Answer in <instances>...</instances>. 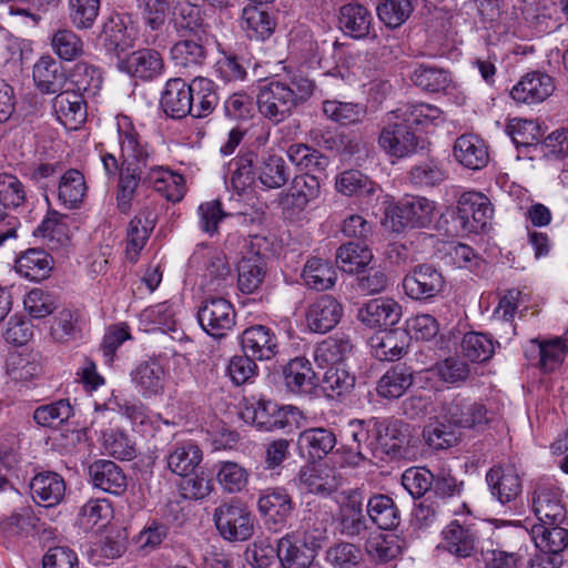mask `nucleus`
<instances>
[{"label":"nucleus","instance_id":"b1692460","mask_svg":"<svg viewBox=\"0 0 568 568\" xmlns=\"http://www.w3.org/2000/svg\"><path fill=\"white\" fill-rule=\"evenodd\" d=\"M555 90L554 80L542 72L527 73L510 91L511 98L521 103L545 101Z\"/></svg>","mask_w":568,"mask_h":568},{"label":"nucleus","instance_id":"0e129e2a","mask_svg":"<svg viewBox=\"0 0 568 568\" xmlns=\"http://www.w3.org/2000/svg\"><path fill=\"white\" fill-rule=\"evenodd\" d=\"M355 385V376L344 366H334L325 369L321 379V388L326 397L337 398L349 393Z\"/></svg>","mask_w":568,"mask_h":568},{"label":"nucleus","instance_id":"1a4fd4ad","mask_svg":"<svg viewBox=\"0 0 568 568\" xmlns=\"http://www.w3.org/2000/svg\"><path fill=\"white\" fill-rule=\"evenodd\" d=\"M214 520L220 535L227 541H246L254 534V516L237 501L224 503L216 508Z\"/></svg>","mask_w":568,"mask_h":568},{"label":"nucleus","instance_id":"8fccbe9b","mask_svg":"<svg viewBox=\"0 0 568 568\" xmlns=\"http://www.w3.org/2000/svg\"><path fill=\"white\" fill-rule=\"evenodd\" d=\"M335 445V434L333 430L324 427L305 429L298 436L300 448L306 449L312 458L322 459L333 450Z\"/></svg>","mask_w":568,"mask_h":568},{"label":"nucleus","instance_id":"4468645a","mask_svg":"<svg viewBox=\"0 0 568 568\" xmlns=\"http://www.w3.org/2000/svg\"><path fill=\"white\" fill-rule=\"evenodd\" d=\"M119 69L140 81L161 77L165 64L162 54L154 49H139L119 61Z\"/></svg>","mask_w":568,"mask_h":568},{"label":"nucleus","instance_id":"4c0bfd02","mask_svg":"<svg viewBox=\"0 0 568 568\" xmlns=\"http://www.w3.org/2000/svg\"><path fill=\"white\" fill-rule=\"evenodd\" d=\"M287 389L293 394H308L314 386L315 373L305 357L291 359L283 369Z\"/></svg>","mask_w":568,"mask_h":568},{"label":"nucleus","instance_id":"338daca9","mask_svg":"<svg viewBox=\"0 0 568 568\" xmlns=\"http://www.w3.org/2000/svg\"><path fill=\"white\" fill-rule=\"evenodd\" d=\"M53 52L62 60L73 61L84 53V42L73 30L58 29L51 38Z\"/></svg>","mask_w":568,"mask_h":568},{"label":"nucleus","instance_id":"a878e982","mask_svg":"<svg viewBox=\"0 0 568 568\" xmlns=\"http://www.w3.org/2000/svg\"><path fill=\"white\" fill-rule=\"evenodd\" d=\"M58 120L69 130H77L87 118L83 95L74 90H61L53 99Z\"/></svg>","mask_w":568,"mask_h":568},{"label":"nucleus","instance_id":"4be33fe9","mask_svg":"<svg viewBox=\"0 0 568 568\" xmlns=\"http://www.w3.org/2000/svg\"><path fill=\"white\" fill-rule=\"evenodd\" d=\"M190 98L189 83L181 78H172L165 83L160 105L166 116L180 120L192 113Z\"/></svg>","mask_w":568,"mask_h":568},{"label":"nucleus","instance_id":"5fc2aeb1","mask_svg":"<svg viewBox=\"0 0 568 568\" xmlns=\"http://www.w3.org/2000/svg\"><path fill=\"white\" fill-rule=\"evenodd\" d=\"M365 551L376 562L395 559L400 554L398 537L394 534L369 532L365 541Z\"/></svg>","mask_w":568,"mask_h":568},{"label":"nucleus","instance_id":"69168bd1","mask_svg":"<svg viewBox=\"0 0 568 568\" xmlns=\"http://www.w3.org/2000/svg\"><path fill=\"white\" fill-rule=\"evenodd\" d=\"M102 73L99 68L84 61L74 64L71 71V82L78 93L94 97L102 85Z\"/></svg>","mask_w":568,"mask_h":568},{"label":"nucleus","instance_id":"4d7b16f0","mask_svg":"<svg viewBox=\"0 0 568 568\" xmlns=\"http://www.w3.org/2000/svg\"><path fill=\"white\" fill-rule=\"evenodd\" d=\"M206 54V49L199 38L196 40H180L171 48V58L175 65L184 69H194L203 65Z\"/></svg>","mask_w":568,"mask_h":568},{"label":"nucleus","instance_id":"ea45409f","mask_svg":"<svg viewBox=\"0 0 568 568\" xmlns=\"http://www.w3.org/2000/svg\"><path fill=\"white\" fill-rule=\"evenodd\" d=\"M298 534H287L277 542V557L283 568H310L315 558L313 551L302 549Z\"/></svg>","mask_w":568,"mask_h":568},{"label":"nucleus","instance_id":"9b49d317","mask_svg":"<svg viewBox=\"0 0 568 568\" xmlns=\"http://www.w3.org/2000/svg\"><path fill=\"white\" fill-rule=\"evenodd\" d=\"M201 327L212 337L222 338L235 324L233 305L223 297L205 298L197 311Z\"/></svg>","mask_w":568,"mask_h":568},{"label":"nucleus","instance_id":"052dcab7","mask_svg":"<svg viewBox=\"0 0 568 568\" xmlns=\"http://www.w3.org/2000/svg\"><path fill=\"white\" fill-rule=\"evenodd\" d=\"M237 286L244 294H252L260 288L264 282L266 267L265 262L260 257H246L239 264Z\"/></svg>","mask_w":568,"mask_h":568},{"label":"nucleus","instance_id":"680f3d73","mask_svg":"<svg viewBox=\"0 0 568 568\" xmlns=\"http://www.w3.org/2000/svg\"><path fill=\"white\" fill-rule=\"evenodd\" d=\"M423 438L432 449L443 450L456 446L460 440V433L445 420L436 419L424 427Z\"/></svg>","mask_w":568,"mask_h":568},{"label":"nucleus","instance_id":"774afa93","mask_svg":"<svg viewBox=\"0 0 568 568\" xmlns=\"http://www.w3.org/2000/svg\"><path fill=\"white\" fill-rule=\"evenodd\" d=\"M486 480L497 497H518L521 491L520 478L513 469L494 467L487 473Z\"/></svg>","mask_w":568,"mask_h":568},{"label":"nucleus","instance_id":"de8ad7c7","mask_svg":"<svg viewBox=\"0 0 568 568\" xmlns=\"http://www.w3.org/2000/svg\"><path fill=\"white\" fill-rule=\"evenodd\" d=\"M530 348L538 355L537 366L544 373H551L559 368L567 353V346L562 338L549 341L532 339Z\"/></svg>","mask_w":568,"mask_h":568},{"label":"nucleus","instance_id":"e433bc0d","mask_svg":"<svg viewBox=\"0 0 568 568\" xmlns=\"http://www.w3.org/2000/svg\"><path fill=\"white\" fill-rule=\"evenodd\" d=\"M392 280L386 268L374 264L355 274L352 287L359 296L366 297L386 292Z\"/></svg>","mask_w":568,"mask_h":568},{"label":"nucleus","instance_id":"9d476101","mask_svg":"<svg viewBox=\"0 0 568 568\" xmlns=\"http://www.w3.org/2000/svg\"><path fill=\"white\" fill-rule=\"evenodd\" d=\"M402 285L409 298L414 301H429L445 291L446 281L442 271L435 265L420 263L407 272Z\"/></svg>","mask_w":568,"mask_h":568},{"label":"nucleus","instance_id":"f257e3e1","mask_svg":"<svg viewBox=\"0 0 568 568\" xmlns=\"http://www.w3.org/2000/svg\"><path fill=\"white\" fill-rule=\"evenodd\" d=\"M116 132L119 156L103 144L97 149L105 175L109 179L118 178L115 202L119 213L128 215L131 212L140 186H152L170 202L181 201L185 194L184 178L156 162L154 149L129 115H116Z\"/></svg>","mask_w":568,"mask_h":568},{"label":"nucleus","instance_id":"c85d7f7f","mask_svg":"<svg viewBox=\"0 0 568 568\" xmlns=\"http://www.w3.org/2000/svg\"><path fill=\"white\" fill-rule=\"evenodd\" d=\"M53 258L42 248H29L19 255L14 263L17 273L29 281L48 278L53 270Z\"/></svg>","mask_w":568,"mask_h":568},{"label":"nucleus","instance_id":"c03bdc74","mask_svg":"<svg viewBox=\"0 0 568 568\" xmlns=\"http://www.w3.org/2000/svg\"><path fill=\"white\" fill-rule=\"evenodd\" d=\"M530 536L540 552L560 556L568 546V530L560 526L535 525Z\"/></svg>","mask_w":568,"mask_h":568},{"label":"nucleus","instance_id":"79ce46f5","mask_svg":"<svg viewBox=\"0 0 568 568\" xmlns=\"http://www.w3.org/2000/svg\"><path fill=\"white\" fill-rule=\"evenodd\" d=\"M374 254L372 250L362 243L348 242L341 245L336 251V263L338 267L349 274H357L372 264Z\"/></svg>","mask_w":568,"mask_h":568},{"label":"nucleus","instance_id":"bb28decb","mask_svg":"<svg viewBox=\"0 0 568 568\" xmlns=\"http://www.w3.org/2000/svg\"><path fill=\"white\" fill-rule=\"evenodd\" d=\"M33 81L43 94H54L63 90L67 74L62 64L51 55H42L33 65Z\"/></svg>","mask_w":568,"mask_h":568},{"label":"nucleus","instance_id":"f03ea898","mask_svg":"<svg viewBox=\"0 0 568 568\" xmlns=\"http://www.w3.org/2000/svg\"><path fill=\"white\" fill-rule=\"evenodd\" d=\"M379 148L389 156L404 159L422 148V138L394 111L386 114L378 134Z\"/></svg>","mask_w":568,"mask_h":568},{"label":"nucleus","instance_id":"72a5a7b5","mask_svg":"<svg viewBox=\"0 0 568 568\" xmlns=\"http://www.w3.org/2000/svg\"><path fill=\"white\" fill-rule=\"evenodd\" d=\"M337 192L346 196L371 199L381 192V186L359 170H345L336 176Z\"/></svg>","mask_w":568,"mask_h":568},{"label":"nucleus","instance_id":"c9c22d12","mask_svg":"<svg viewBox=\"0 0 568 568\" xmlns=\"http://www.w3.org/2000/svg\"><path fill=\"white\" fill-rule=\"evenodd\" d=\"M242 28L246 31L247 37L254 40L268 39L276 27L275 19L263 6H247L243 9Z\"/></svg>","mask_w":568,"mask_h":568},{"label":"nucleus","instance_id":"6ab92c4d","mask_svg":"<svg viewBox=\"0 0 568 568\" xmlns=\"http://www.w3.org/2000/svg\"><path fill=\"white\" fill-rule=\"evenodd\" d=\"M262 143V158L258 159L257 182L264 189H280L290 179V170L284 159L267 150V138L258 135Z\"/></svg>","mask_w":568,"mask_h":568},{"label":"nucleus","instance_id":"e2e57ef3","mask_svg":"<svg viewBox=\"0 0 568 568\" xmlns=\"http://www.w3.org/2000/svg\"><path fill=\"white\" fill-rule=\"evenodd\" d=\"M122 413L131 422L134 429L142 434H150L160 427L161 417L151 412L141 402L125 400L120 406Z\"/></svg>","mask_w":568,"mask_h":568},{"label":"nucleus","instance_id":"a19ab883","mask_svg":"<svg viewBox=\"0 0 568 568\" xmlns=\"http://www.w3.org/2000/svg\"><path fill=\"white\" fill-rule=\"evenodd\" d=\"M164 368L156 361L139 364L131 373L132 382L144 397L160 393L164 386Z\"/></svg>","mask_w":568,"mask_h":568},{"label":"nucleus","instance_id":"423d86ee","mask_svg":"<svg viewBox=\"0 0 568 568\" xmlns=\"http://www.w3.org/2000/svg\"><path fill=\"white\" fill-rule=\"evenodd\" d=\"M260 158H262V143L256 136L246 142L239 154L227 163L226 181L239 195L251 192L257 183Z\"/></svg>","mask_w":568,"mask_h":568},{"label":"nucleus","instance_id":"393cba45","mask_svg":"<svg viewBox=\"0 0 568 568\" xmlns=\"http://www.w3.org/2000/svg\"><path fill=\"white\" fill-rule=\"evenodd\" d=\"M202 459V449L191 439L173 444L165 457L168 468L184 478L195 471Z\"/></svg>","mask_w":568,"mask_h":568},{"label":"nucleus","instance_id":"864d4df0","mask_svg":"<svg viewBox=\"0 0 568 568\" xmlns=\"http://www.w3.org/2000/svg\"><path fill=\"white\" fill-rule=\"evenodd\" d=\"M322 111L327 119L341 125L358 124L367 114L365 104L338 100L323 101Z\"/></svg>","mask_w":568,"mask_h":568},{"label":"nucleus","instance_id":"37998d69","mask_svg":"<svg viewBox=\"0 0 568 568\" xmlns=\"http://www.w3.org/2000/svg\"><path fill=\"white\" fill-rule=\"evenodd\" d=\"M84 175L77 169L67 170L60 178L58 199L68 209H77L87 196Z\"/></svg>","mask_w":568,"mask_h":568},{"label":"nucleus","instance_id":"7c9ffc66","mask_svg":"<svg viewBox=\"0 0 568 568\" xmlns=\"http://www.w3.org/2000/svg\"><path fill=\"white\" fill-rule=\"evenodd\" d=\"M415 130L426 131L429 126H437L443 122V111L434 104L426 102H408L394 111Z\"/></svg>","mask_w":568,"mask_h":568},{"label":"nucleus","instance_id":"58836bf2","mask_svg":"<svg viewBox=\"0 0 568 568\" xmlns=\"http://www.w3.org/2000/svg\"><path fill=\"white\" fill-rule=\"evenodd\" d=\"M302 278L308 288L326 291L335 285L337 273L329 261L314 256L305 263Z\"/></svg>","mask_w":568,"mask_h":568},{"label":"nucleus","instance_id":"aec40b11","mask_svg":"<svg viewBox=\"0 0 568 568\" xmlns=\"http://www.w3.org/2000/svg\"><path fill=\"white\" fill-rule=\"evenodd\" d=\"M400 316L402 307L393 298L369 300L357 313L358 321L371 328L394 326Z\"/></svg>","mask_w":568,"mask_h":568},{"label":"nucleus","instance_id":"2eb2a0df","mask_svg":"<svg viewBox=\"0 0 568 568\" xmlns=\"http://www.w3.org/2000/svg\"><path fill=\"white\" fill-rule=\"evenodd\" d=\"M343 313L342 303L334 296L324 294L307 306L306 325L313 333L325 334L339 323Z\"/></svg>","mask_w":568,"mask_h":568},{"label":"nucleus","instance_id":"c756f323","mask_svg":"<svg viewBox=\"0 0 568 568\" xmlns=\"http://www.w3.org/2000/svg\"><path fill=\"white\" fill-rule=\"evenodd\" d=\"M442 536L444 549L456 557L468 558L478 551V536L457 521L447 525L442 531Z\"/></svg>","mask_w":568,"mask_h":568},{"label":"nucleus","instance_id":"6e6d98bb","mask_svg":"<svg viewBox=\"0 0 568 568\" xmlns=\"http://www.w3.org/2000/svg\"><path fill=\"white\" fill-rule=\"evenodd\" d=\"M33 500L36 503L34 508H23L20 513L10 517L7 526V530L9 532L29 535L36 529L38 521H40L43 517H50L49 511L58 504H40L37 503L36 499ZM57 501H59V499Z\"/></svg>","mask_w":568,"mask_h":568},{"label":"nucleus","instance_id":"f3484780","mask_svg":"<svg viewBox=\"0 0 568 568\" xmlns=\"http://www.w3.org/2000/svg\"><path fill=\"white\" fill-rule=\"evenodd\" d=\"M240 341L243 352L257 361H268L278 352L277 337L265 325H253L245 328Z\"/></svg>","mask_w":568,"mask_h":568},{"label":"nucleus","instance_id":"13d9d810","mask_svg":"<svg viewBox=\"0 0 568 568\" xmlns=\"http://www.w3.org/2000/svg\"><path fill=\"white\" fill-rule=\"evenodd\" d=\"M104 452L120 460H132L136 457L135 442L121 429L101 430Z\"/></svg>","mask_w":568,"mask_h":568},{"label":"nucleus","instance_id":"5701e85b","mask_svg":"<svg viewBox=\"0 0 568 568\" xmlns=\"http://www.w3.org/2000/svg\"><path fill=\"white\" fill-rule=\"evenodd\" d=\"M453 154L456 161L469 170H481L489 162L488 146L476 134H462L455 140Z\"/></svg>","mask_w":568,"mask_h":568},{"label":"nucleus","instance_id":"bf43d9fd","mask_svg":"<svg viewBox=\"0 0 568 568\" xmlns=\"http://www.w3.org/2000/svg\"><path fill=\"white\" fill-rule=\"evenodd\" d=\"M0 203H2L7 211L27 209V189L16 175L0 173Z\"/></svg>","mask_w":568,"mask_h":568},{"label":"nucleus","instance_id":"a18cd8bd","mask_svg":"<svg viewBox=\"0 0 568 568\" xmlns=\"http://www.w3.org/2000/svg\"><path fill=\"white\" fill-rule=\"evenodd\" d=\"M349 435L352 444H348L349 450L354 452V459L352 463L357 465L362 460L375 462V440L372 433V420L352 422L349 424Z\"/></svg>","mask_w":568,"mask_h":568},{"label":"nucleus","instance_id":"09e8293b","mask_svg":"<svg viewBox=\"0 0 568 568\" xmlns=\"http://www.w3.org/2000/svg\"><path fill=\"white\" fill-rule=\"evenodd\" d=\"M113 509L109 499H89L80 509L77 523L84 531L98 527V531L109 527Z\"/></svg>","mask_w":568,"mask_h":568},{"label":"nucleus","instance_id":"f704fd0d","mask_svg":"<svg viewBox=\"0 0 568 568\" xmlns=\"http://www.w3.org/2000/svg\"><path fill=\"white\" fill-rule=\"evenodd\" d=\"M189 90L192 94L190 103L193 104L191 115L194 118L210 115L219 103L215 83L207 78L196 77L189 83Z\"/></svg>","mask_w":568,"mask_h":568},{"label":"nucleus","instance_id":"603ef678","mask_svg":"<svg viewBox=\"0 0 568 568\" xmlns=\"http://www.w3.org/2000/svg\"><path fill=\"white\" fill-rule=\"evenodd\" d=\"M496 345L498 343L487 334L468 332L462 339L460 354L471 363H485L495 354Z\"/></svg>","mask_w":568,"mask_h":568},{"label":"nucleus","instance_id":"49530a36","mask_svg":"<svg viewBox=\"0 0 568 568\" xmlns=\"http://www.w3.org/2000/svg\"><path fill=\"white\" fill-rule=\"evenodd\" d=\"M412 82L429 93L445 92L452 83L449 71L429 64H417L410 75Z\"/></svg>","mask_w":568,"mask_h":568},{"label":"nucleus","instance_id":"3c124183","mask_svg":"<svg viewBox=\"0 0 568 568\" xmlns=\"http://www.w3.org/2000/svg\"><path fill=\"white\" fill-rule=\"evenodd\" d=\"M404 334L383 329L369 338L372 354L378 361H395L404 355Z\"/></svg>","mask_w":568,"mask_h":568},{"label":"nucleus","instance_id":"ddd939ff","mask_svg":"<svg viewBox=\"0 0 568 568\" xmlns=\"http://www.w3.org/2000/svg\"><path fill=\"white\" fill-rule=\"evenodd\" d=\"M155 225V215L149 206H142L129 221L123 240L124 257L128 262L135 264L139 261Z\"/></svg>","mask_w":568,"mask_h":568},{"label":"nucleus","instance_id":"7ed1b4c3","mask_svg":"<svg viewBox=\"0 0 568 568\" xmlns=\"http://www.w3.org/2000/svg\"><path fill=\"white\" fill-rule=\"evenodd\" d=\"M295 485L298 486L301 494H325L332 495L338 493L343 497H355L356 495L367 494L365 486L349 488L342 473L332 468H316L304 466L298 473Z\"/></svg>","mask_w":568,"mask_h":568},{"label":"nucleus","instance_id":"39448f33","mask_svg":"<svg viewBox=\"0 0 568 568\" xmlns=\"http://www.w3.org/2000/svg\"><path fill=\"white\" fill-rule=\"evenodd\" d=\"M435 202L420 196H412L385 207V220L395 232L406 227L426 229L434 220Z\"/></svg>","mask_w":568,"mask_h":568},{"label":"nucleus","instance_id":"6e6552de","mask_svg":"<svg viewBox=\"0 0 568 568\" xmlns=\"http://www.w3.org/2000/svg\"><path fill=\"white\" fill-rule=\"evenodd\" d=\"M493 214V204L481 192L464 191L456 199L454 216L464 233L484 231Z\"/></svg>","mask_w":568,"mask_h":568},{"label":"nucleus","instance_id":"cd10ccee","mask_svg":"<svg viewBox=\"0 0 568 568\" xmlns=\"http://www.w3.org/2000/svg\"><path fill=\"white\" fill-rule=\"evenodd\" d=\"M89 473L94 487L112 494L121 495L128 486L123 469L112 460L100 459L89 467Z\"/></svg>","mask_w":568,"mask_h":568},{"label":"nucleus","instance_id":"2f4dec72","mask_svg":"<svg viewBox=\"0 0 568 568\" xmlns=\"http://www.w3.org/2000/svg\"><path fill=\"white\" fill-rule=\"evenodd\" d=\"M410 367L405 364L393 365L379 378L376 386L377 395L385 399H397L413 385Z\"/></svg>","mask_w":568,"mask_h":568},{"label":"nucleus","instance_id":"412c9836","mask_svg":"<svg viewBox=\"0 0 568 568\" xmlns=\"http://www.w3.org/2000/svg\"><path fill=\"white\" fill-rule=\"evenodd\" d=\"M354 345L348 335L336 333L326 337L314 349V362L317 368L327 369L334 366H344L347 356L353 352Z\"/></svg>","mask_w":568,"mask_h":568},{"label":"nucleus","instance_id":"0eeeda50","mask_svg":"<svg viewBox=\"0 0 568 568\" xmlns=\"http://www.w3.org/2000/svg\"><path fill=\"white\" fill-rule=\"evenodd\" d=\"M256 104L260 113L274 124L283 122L301 105L292 87L284 81H271L261 85Z\"/></svg>","mask_w":568,"mask_h":568},{"label":"nucleus","instance_id":"dca6fc26","mask_svg":"<svg viewBox=\"0 0 568 568\" xmlns=\"http://www.w3.org/2000/svg\"><path fill=\"white\" fill-rule=\"evenodd\" d=\"M74 220L57 211L47 213L34 234L52 251L68 247L71 244Z\"/></svg>","mask_w":568,"mask_h":568},{"label":"nucleus","instance_id":"473e14b6","mask_svg":"<svg viewBox=\"0 0 568 568\" xmlns=\"http://www.w3.org/2000/svg\"><path fill=\"white\" fill-rule=\"evenodd\" d=\"M372 21V13L359 3H346L339 9V29L352 38L363 39L368 36Z\"/></svg>","mask_w":568,"mask_h":568},{"label":"nucleus","instance_id":"20e7f679","mask_svg":"<svg viewBox=\"0 0 568 568\" xmlns=\"http://www.w3.org/2000/svg\"><path fill=\"white\" fill-rule=\"evenodd\" d=\"M440 416L455 428L475 432L484 430L490 420L484 403L460 393L443 403Z\"/></svg>","mask_w":568,"mask_h":568},{"label":"nucleus","instance_id":"f8f14e48","mask_svg":"<svg viewBox=\"0 0 568 568\" xmlns=\"http://www.w3.org/2000/svg\"><path fill=\"white\" fill-rule=\"evenodd\" d=\"M407 428L408 425L398 419H372L375 460L384 462L387 457L394 458L399 456L406 439Z\"/></svg>","mask_w":568,"mask_h":568},{"label":"nucleus","instance_id":"a211bd4d","mask_svg":"<svg viewBox=\"0 0 568 568\" xmlns=\"http://www.w3.org/2000/svg\"><path fill=\"white\" fill-rule=\"evenodd\" d=\"M126 547V529L110 525L95 535L90 547L91 560L98 565L103 559L119 558L125 552Z\"/></svg>","mask_w":568,"mask_h":568}]
</instances>
